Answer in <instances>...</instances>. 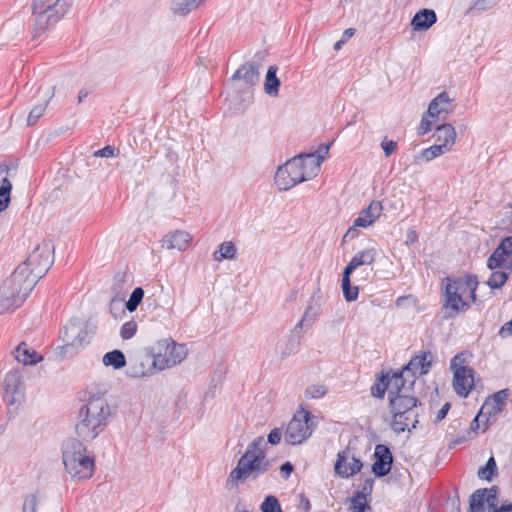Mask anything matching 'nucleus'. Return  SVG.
<instances>
[{"label":"nucleus","mask_w":512,"mask_h":512,"mask_svg":"<svg viewBox=\"0 0 512 512\" xmlns=\"http://www.w3.org/2000/svg\"><path fill=\"white\" fill-rule=\"evenodd\" d=\"M103 364L114 369H121L126 365V357L121 350L115 349L103 356Z\"/></svg>","instance_id":"f704fd0d"},{"label":"nucleus","mask_w":512,"mask_h":512,"mask_svg":"<svg viewBox=\"0 0 512 512\" xmlns=\"http://www.w3.org/2000/svg\"><path fill=\"white\" fill-rule=\"evenodd\" d=\"M500 0H473L471 5L467 8L466 14H471L474 11L482 12L491 9L498 4Z\"/></svg>","instance_id":"a18cd8bd"},{"label":"nucleus","mask_w":512,"mask_h":512,"mask_svg":"<svg viewBox=\"0 0 512 512\" xmlns=\"http://www.w3.org/2000/svg\"><path fill=\"white\" fill-rule=\"evenodd\" d=\"M280 473L284 479H288L294 471V466L291 462L286 461L280 466Z\"/></svg>","instance_id":"0e129e2a"},{"label":"nucleus","mask_w":512,"mask_h":512,"mask_svg":"<svg viewBox=\"0 0 512 512\" xmlns=\"http://www.w3.org/2000/svg\"><path fill=\"white\" fill-rule=\"evenodd\" d=\"M490 512H512V503L503 502L499 507H494V510H489Z\"/></svg>","instance_id":"774afa93"},{"label":"nucleus","mask_w":512,"mask_h":512,"mask_svg":"<svg viewBox=\"0 0 512 512\" xmlns=\"http://www.w3.org/2000/svg\"><path fill=\"white\" fill-rule=\"evenodd\" d=\"M508 274L504 271H493L487 281V285L491 289L501 288L507 281Z\"/></svg>","instance_id":"de8ad7c7"},{"label":"nucleus","mask_w":512,"mask_h":512,"mask_svg":"<svg viewBox=\"0 0 512 512\" xmlns=\"http://www.w3.org/2000/svg\"><path fill=\"white\" fill-rule=\"evenodd\" d=\"M498 251L505 257L512 256V235L503 238L497 246Z\"/></svg>","instance_id":"5fc2aeb1"},{"label":"nucleus","mask_w":512,"mask_h":512,"mask_svg":"<svg viewBox=\"0 0 512 512\" xmlns=\"http://www.w3.org/2000/svg\"><path fill=\"white\" fill-rule=\"evenodd\" d=\"M389 374V397H396L410 394L415 384V378H411L410 374L404 371V368L398 370H390Z\"/></svg>","instance_id":"ddd939ff"},{"label":"nucleus","mask_w":512,"mask_h":512,"mask_svg":"<svg viewBox=\"0 0 512 512\" xmlns=\"http://www.w3.org/2000/svg\"><path fill=\"white\" fill-rule=\"evenodd\" d=\"M443 308L449 309L444 318H452L460 312L466 311L470 305L463 300V297L451 289V286H445Z\"/></svg>","instance_id":"aec40b11"},{"label":"nucleus","mask_w":512,"mask_h":512,"mask_svg":"<svg viewBox=\"0 0 512 512\" xmlns=\"http://www.w3.org/2000/svg\"><path fill=\"white\" fill-rule=\"evenodd\" d=\"M143 297H144V290H143V288L142 287H136L132 291L128 301L125 302V308L129 312L136 311V309L138 308V306L142 302Z\"/></svg>","instance_id":"c03bdc74"},{"label":"nucleus","mask_w":512,"mask_h":512,"mask_svg":"<svg viewBox=\"0 0 512 512\" xmlns=\"http://www.w3.org/2000/svg\"><path fill=\"white\" fill-rule=\"evenodd\" d=\"M262 56L255 54L254 59L241 65L232 75L231 80H242L248 86H254L260 78L259 69L261 68Z\"/></svg>","instance_id":"2eb2a0df"},{"label":"nucleus","mask_w":512,"mask_h":512,"mask_svg":"<svg viewBox=\"0 0 512 512\" xmlns=\"http://www.w3.org/2000/svg\"><path fill=\"white\" fill-rule=\"evenodd\" d=\"M453 99H451L447 92H441L429 104L427 114L429 117H440L442 113H449L452 108Z\"/></svg>","instance_id":"a878e982"},{"label":"nucleus","mask_w":512,"mask_h":512,"mask_svg":"<svg viewBox=\"0 0 512 512\" xmlns=\"http://www.w3.org/2000/svg\"><path fill=\"white\" fill-rule=\"evenodd\" d=\"M487 488H481L475 490L469 499V510L468 512H485V494Z\"/></svg>","instance_id":"4c0bfd02"},{"label":"nucleus","mask_w":512,"mask_h":512,"mask_svg":"<svg viewBox=\"0 0 512 512\" xmlns=\"http://www.w3.org/2000/svg\"><path fill=\"white\" fill-rule=\"evenodd\" d=\"M357 269L355 266V263H353L351 260L347 264V266L344 268L342 272V283L341 288L343 291V296L347 302H352L357 300L358 294H359V288L358 286H352L351 284V274Z\"/></svg>","instance_id":"393cba45"},{"label":"nucleus","mask_w":512,"mask_h":512,"mask_svg":"<svg viewBox=\"0 0 512 512\" xmlns=\"http://www.w3.org/2000/svg\"><path fill=\"white\" fill-rule=\"evenodd\" d=\"M477 474L480 479L487 481H491L497 475V464L493 456L488 459L485 466L479 468Z\"/></svg>","instance_id":"79ce46f5"},{"label":"nucleus","mask_w":512,"mask_h":512,"mask_svg":"<svg viewBox=\"0 0 512 512\" xmlns=\"http://www.w3.org/2000/svg\"><path fill=\"white\" fill-rule=\"evenodd\" d=\"M137 332V323L134 320L125 322L120 330V336L124 340L131 339Z\"/></svg>","instance_id":"3c124183"},{"label":"nucleus","mask_w":512,"mask_h":512,"mask_svg":"<svg viewBox=\"0 0 512 512\" xmlns=\"http://www.w3.org/2000/svg\"><path fill=\"white\" fill-rule=\"evenodd\" d=\"M437 22V15L433 9L423 8L415 13L411 20L414 31H426Z\"/></svg>","instance_id":"b1692460"},{"label":"nucleus","mask_w":512,"mask_h":512,"mask_svg":"<svg viewBox=\"0 0 512 512\" xmlns=\"http://www.w3.org/2000/svg\"><path fill=\"white\" fill-rule=\"evenodd\" d=\"M73 0H34L32 13L35 16L34 38L40 37L62 19Z\"/></svg>","instance_id":"39448f33"},{"label":"nucleus","mask_w":512,"mask_h":512,"mask_svg":"<svg viewBox=\"0 0 512 512\" xmlns=\"http://www.w3.org/2000/svg\"><path fill=\"white\" fill-rule=\"evenodd\" d=\"M13 353L15 359L24 365H35L43 359L35 350L29 349L25 342H21Z\"/></svg>","instance_id":"cd10ccee"},{"label":"nucleus","mask_w":512,"mask_h":512,"mask_svg":"<svg viewBox=\"0 0 512 512\" xmlns=\"http://www.w3.org/2000/svg\"><path fill=\"white\" fill-rule=\"evenodd\" d=\"M54 89H55L54 86L49 87V89L45 93V96H46L45 100L42 103L37 104L32 108V110L30 111L28 118H27L28 126L35 125L37 123V121L41 118V116L45 112V109H46V106H47L49 100L54 95Z\"/></svg>","instance_id":"7c9ffc66"},{"label":"nucleus","mask_w":512,"mask_h":512,"mask_svg":"<svg viewBox=\"0 0 512 512\" xmlns=\"http://www.w3.org/2000/svg\"><path fill=\"white\" fill-rule=\"evenodd\" d=\"M117 155H118V150H116L111 145H106L102 149H99V150L95 151L94 154H93L94 157H107V158L108 157H115Z\"/></svg>","instance_id":"6e6d98bb"},{"label":"nucleus","mask_w":512,"mask_h":512,"mask_svg":"<svg viewBox=\"0 0 512 512\" xmlns=\"http://www.w3.org/2000/svg\"><path fill=\"white\" fill-rule=\"evenodd\" d=\"M53 245L44 241L39 244L20 265L26 266V273L36 278V282L41 279L53 264Z\"/></svg>","instance_id":"1a4fd4ad"},{"label":"nucleus","mask_w":512,"mask_h":512,"mask_svg":"<svg viewBox=\"0 0 512 512\" xmlns=\"http://www.w3.org/2000/svg\"><path fill=\"white\" fill-rule=\"evenodd\" d=\"M281 439H282V430L280 428H274L268 434L267 441L271 445H277L280 443Z\"/></svg>","instance_id":"bf43d9fd"},{"label":"nucleus","mask_w":512,"mask_h":512,"mask_svg":"<svg viewBox=\"0 0 512 512\" xmlns=\"http://www.w3.org/2000/svg\"><path fill=\"white\" fill-rule=\"evenodd\" d=\"M498 494H499V488L498 486H492L491 488L487 489V492L485 494V501L488 504V507L491 510H494V507H497L498 505Z\"/></svg>","instance_id":"864d4df0"},{"label":"nucleus","mask_w":512,"mask_h":512,"mask_svg":"<svg viewBox=\"0 0 512 512\" xmlns=\"http://www.w3.org/2000/svg\"><path fill=\"white\" fill-rule=\"evenodd\" d=\"M389 374L381 371L377 375L375 383L371 386V395L378 399H383L386 391L389 393Z\"/></svg>","instance_id":"2f4dec72"},{"label":"nucleus","mask_w":512,"mask_h":512,"mask_svg":"<svg viewBox=\"0 0 512 512\" xmlns=\"http://www.w3.org/2000/svg\"><path fill=\"white\" fill-rule=\"evenodd\" d=\"M381 148L383 149L385 156L389 157L397 149V142L394 140H387L386 138L381 142Z\"/></svg>","instance_id":"4d7b16f0"},{"label":"nucleus","mask_w":512,"mask_h":512,"mask_svg":"<svg viewBox=\"0 0 512 512\" xmlns=\"http://www.w3.org/2000/svg\"><path fill=\"white\" fill-rule=\"evenodd\" d=\"M261 512H283L279 500L274 495H268L260 505Z\"/></svg>","instance_id":"49530a36"},{"label":"nucleus","mask_w":512,"mask_h":512,"mask_svg":"<svg viewBox=\"0 0 512 512\" xmlns=\"http://www.w3.org/2000/svg\"><path fill=\"white\" fill-rule=\"evenodd\" d=\"M469 352L457 353L450 362L453 370V388L460 397H467L474 387V370L468 367Z\"/></svg>","instance_id":"0eeeda50"},{"label":"nucleus","mask_w":512,"mask_h":512,"mask_svg":"<svg viewBox=\"0 0 512 512\" xmlns=\"http://www.w3.org/2000/svg\"><path fill=\"white\" fill-rule=\"evenodd\" d=\"M265 440L263 436L256 437L248 446L237 462V466L229 474L228 481L233 483L257 480L271 467L266 458Z\"/></svg>","instance_id":"f03ea898"},{"label":"nucleus","mask_w":512,"mask_h":512,"mask_svg":"<svg viewBox=\"0 0 512 512\" xmlns=\"http://www.w3.org/2000/svg\"><path fill=\"white\" fill-rule=\"evenodd\" d=\"M302 157H293L284 165L279 166L275 174V184L279 190H289L298 183L307 180L306 171H303Z\"/></svg>","instance_id":"9d476101"},{"label":"nucleus","mask_w":512,"mask_h":512,"mask_svg":"<svg viewBox=\"0 0 512 512\" xmlns=\"http://www.w3.org/2000/svg\"><path fill=\"white\" fill-rule=\"evenodd\" d=\"M451 408V404L449 402H446L437 412L435 417V422L438 423L442 421L448 414V411Z\"/></svg>","instance_id":"338daca9"},{"label":"nucleus","mask_w":512,"mask_h":512,"mask_svg":"<svg viewBox=\"0 0 512 512\" xmlns=\"http://www.w3.org/2000/svg\"><path fill=\"white\" fill-rule=\"evenodd\" d=\"M12 184L7 175L3 176L0 182V212L4 211L10 203Z\"/></svg>","instance_id":"ea45409f"},{"label":"nucleus","mask_w":512,"mask_h":512,"mask_svg":"<svg viewBox=\"0 0 512 512\" xmlns=\"http://www.w3.org/2000/svg\"><path fill=\"white\" fill-rule=\"evenodd\" d=\"M433 358V354L430 350H421L403 366L404 371L408 372L410 377L415 379L417 375H426L432 367Z\"/></svg>","instance_id":"dca6fc26"},{"label":"nucleus","mask_w":512,"mask_h":512,"mask_svg":"<svg viewBox=\"0 0 512 512\" xmlns=\"http://www.w3.org/2000/svg\"><path fill=\"white\" fill-rule=\"evenodd\" d=\"M316 316H317V310L314 309L312 305H309L306 308L302 318H303V321H306V326H311L314 323Z\"/></svg>","instance_id":"13d9d810"},{"label":"nucleus","mask_w":512,"mask_h":512,"mask_svg":"<svg viewBox=\"0 0 512 512\" xmlns=\"http://www.w3.org/2000/svg\"><path fill=\"white\" fill-rule=\"evenodd\" d=\"M121 302L122 300L117 299L116 297L112 298L110 301L109 311L115 318H117L116 311H120L123 314L125 313L124 309L122 308Z\"/></svg>","instance_id":"680f3d73"},{"label":"nucleus","mask_w":512,"mask_h":512,"mask_svg":"<svg viewBox=\"0 0 512 512\" xmlns=\"http://www.w3.org/2000/svg\"><path fill=\"white\" fill-rule=\"evenodd\" d=\"M201 2L202 0H173V9L175 13L187 15L197 8Z\"/></svg>","instance_id":"a19ab883"},{"label":"nucleus","mask_w":512,"mask_h":512,"mask_svg":"<svg viewBox=\"0 0 512 512\" xmlns=\"http://www.w3.org/2000/svg\"><path fill=\"white\" fill-rule=\"evenodd\" d=\"M22 375L19 370L12 369L10 370L3 381V400L8 406L15 405L20 402L23 393H22Z\"/></svg>","instance_id":"f8f14e48"},{"label":"nucleus","mask_w":512,"mask_h":512,"mask_svg":"<svg viewBox=\"0 0 512 512\" xmlns=\"http://www.w3.org/2000/svg\"><path fill=\"white\" fill-rule=\"evenodd\" d=\"M351 510L352 512H368L371 510L364 492H357L351 498Z\"/></svg>","instance_id":"37998d69"},{"label":"nucleus","mask_w":512,"mask_h":512,"mask_svg":"<svg viewBox=\"0 0 512 512\" xmlns=\"http://www.w3.org/2000/svg\"><path fill=\"white\" fill-rule=\"evenodd\" d=\"M190 241L191 236L186 231L176 230L173 233L166 234L162 238L161 243L163 248L184 251Z\"/></svg>","instance_id":"5701e85b"},{"label":"nucleus","mask_w":512,"mask_h":512,"mask_svg":"<svg viewBox=\"0 0 512 512\" xmlns=\"http://www.w3.org/2000/svg\"><path fill=\"white\" fill-rule=\"evenodd\" d=\"M278 67L271 65L266 73L264 81V91L269 96H277L279 93L280 80L277 77Z\"/></svg>","instance_id":"c756f323"},{"label":"nucleus","mask_w":512,"mask_h":512,"mask_svg":"<svg viewBox=\"0 0 512 512\" xmlns=\"http://www.w3.org/2000/svg\"><path fill=\"white\" fill-rule=\"evenodd\" d=\"M509 394H510V391L507 388L494 393L491 397V400L487 401L483 405L482 410H484L488 406H491L492 411H490L489 414H491L492 412L494 414L501 412L505 406V402H506Z\"/></svg>","instance_id":"473e14b6"},{"label":"nucleus","mask_w":512,"mask_h":512,"mask_svg":"<svg viewBox=\"0 0 512 512\" xmlns=\"http://www.w3.org/2000/svg\"><path fill=\"white\" fill-rule=\"evenodd\" d=\"M421 402L412 394L389 397L390 428L396 434L411 432L419 423L418 406Z\"/></svg>","instance_id":"7ed1b4c3"},{"label":"nucleus","mask_w":512,"mask_h":512,"mask_svg":"<svg viewBox=\"0 0 512 512\" xmlns=\"http://www.w3.org/2000/svg\"><path fill=\"white\" fill-rule=\"evenodd\" d=\"M15 279L7 278L0 287V313H6L20 307L26 300L27 296L18 293L13 289Z\"/></svg>","instance_id":"4468645a"},{"label":"nucleus","mask_w":512,"mask_h":512,"mask_svg":"<svg viewBox=\"0 0 512 512\" xmlns=\"http://www.w3.org/2000/svg\"><path fill=\"white\" fill-rule=\"evenodd\" d=\"M449 150L446 149L445 144H434L426 149H423L421 153L417 156H415V162L418 163L420 161L424 162H430L433 159L443 155L444 153L448 152Z\"/></svg>","instance_id":"72a5a7b5"},{"label":"nucleus","mask_w":512,"mask_h":512,"mask_svg":"<svg viewBox=\"0 0 512 512\" xmlns=\"http://www.w3.org/2000/svg\"><path fill=\"white\" fill-rule=\"evenodd\" d=\"M236 247L233 242L226 241L220 244L219 250L215 251L213 258L215 261H222L223 259L232 260L236 257Z\"/></svg>","instance_id":"58836bf2"},{"label":"nucleus","mask_w":512,"mask_h":512,"mask_svg":"<svg viewBox=\"0 0 512 512\" xmlns=\"http://www.w3.org/2000/svg\"><path fill=\"white\" fill-rule=\"evenodd\" d=\"M359 226H355V221L353 222V225L347 230V232L344 234L342 238V243H345L347 241H350L359 235V230L357 229Z\"/></svg>","instance_id":"e2e57ef3"},{"label":"nucleus","mask_w":512,"mask_h":512,"mask_svg":"<svg viewBox=\"0 0 512 512\" xmlns=\"http://www.w3.org/2000/svg\"><path fill=\"white\" fill-rule=\"evenodd\" d=\"M505 258L506 257L502 255V253L498 251V249L496 248L488 257L487 267L491 270L501 267L504 263Z\"/></svg>","instance_id":"8fccbe9b"},{"label":"nucleus","mask_w":512,"mask_h":512,"mask_svg":"<svg viewBox=\"0 0 512 512\" xmlns=\"http://www.w3.org/2000/svg\"><path fill=\"white\" fill-rule=\"evenodd\" d=\"M85 441L68 438L62 446V459L66 471L79 479L92 477L95 468L94 457L87 455Z\"/></svg>","instance_id":"20e7f679"},{"label":"nucleus","mask_w":512,"mask_h":512,"mask_svg":"<svg viewBox=\"0 0 512 512\" xmlns=\"http://www.w3.org/2000/svg\"><path fill=\"white\" fill-rule=\"evenodd\" d=\"M377 257V250L375 248H368L357 252L351 259L357 268L364 265H371Z\"/></svg>","instance_id":"c9c22d12"},{"label":"nucleus","mask_w":512,"mask_h":512,"mask_svg":"<svg viewBox=\"0 0 512 512\" xmlns=\"http://www.w3.org/2000/svg\"><path fill=\"white\" fill-rule=\"evenodd\" d=\"M153 356V366L158 370H164L179 364L187 355V349L183 344H177L171 339H163L157 342Z\"/></svg>","instance_id":"6e6552de"},{"label":"nucleus","mask_w":512,"mask_h":512,"mask_svg":"<svg viewBox=\"0 0 512 512\" xmlns=\"http://www.w3.org/2000/svg\"><path fill=\"white\" fill-rule=\"evenodd\" d=\"M350 451L344 450L338 453L337 460L335 462V472L342 478H348L360 472L363 464L359 458L352 457V462L348 465L346 461L349 457Z\"/></svg>","instance_id":"6ab92c4d"},{"label":"nucleus","mask_w":512,"mask_h":512,"mask_svg":"<svg viewBox=\"0 0 512 512\" xmlns=\"http://www.w3.org/2000/svg\"><path fill=\"white\" fill-rule=\"evenodd\" d=\"M375 461L372 464V472L378 478L388 475L393 464V455L388 446L377 444L374 452Z\"/></svg>","instance_id":"a211bd4d"},{"label":"nucleus","mask_w":512,"mask_h":512,"mask_svg":"<svg viewBox=\"0 0 512 512\" xmlns=\"http://www.w3.org/2000/svg\"><path fill=\"white\" fill-rule=\"evenodd\" d=\"M39 505V499L36 494L27 495L24 498L22 512H36Z\"/></svg>","instance_id":"603ef678"},{"label":"nucleus","mask_w":512,"mask_h":512,"mask_svg":"<svg viewBox=\"0 0 512 512\" xmlns=\"http://www.w3.org/2000/svg\"><path fill=\"white\" fill-rule=\"evenodd\" d=\"M296 157H302L303 171H306L307 180L315 176L320 169V165L324 160L323 155H316V153H301Z\"/></svg>","instance_id":"c85d7f7f"},{"label":"nucleus","mask_w":512,"mask_h":512,"mask_svg":"<svg viewBox=\"0 0 512 512\" xmlns=\"http://www.w3.org/2000/svg\"><path fill=\"white\" fill-rule=\"evenodd\" d=\"M444 281L445 286H451V289L462 297L469 292L471 301H476V290L479 284L476 275L466 274L463 277H446Z\"/></svg>","instance_id":"f3484780"},{"label":"nucleus","mask_w":512,"mask_h":512,"mask_svg":"<svg viewBox=\"0 0 512 512\" xmlns=\"http://www.w3.org/2000/svg\"><path fill=\"white\" fill-rule=\"evenodd\" d=\"M382 209L383 207L380 201H371V203L364 208L355 219V226H361L362 228L370 226L380 217Z\"/></svg>","instance_id":"4be33fe9"},{"label":"nucleus","mask_w":512,"mask_h":512,"mask_svg":"<svg viewBox=\"0 0 512 512\" xmlns=\"http://www.w3.org/2000/svg\"><path fill=\"white\" fill-rule=\"evenodd\" d=\"M87 325L80 319H71L60 331L62 345L58 347L63 357H72L88 343Z\"/></svg>","instance_id":"423d86ee"},{"label":"nucleus","mask_w":512,"mask_h":512,"mask_svg":"<svg viewBox=\"0 0 512 512\" xmlns=\"http://www.w3.org/2000/svg\"><path fill=\"white\" fill-rule=\"evenodd\" d=\"M9 278L15 279L16 283H14L13 289L18 290V293H21V296L25 295L28 297L37 284L36 278L31 277L26 273V266L24 265H19Z\"/></svg>","instance_id":"412c9836"},{"label":"nucleus","mask_w":512,"mask_h":512,"mask_svg":"<svg viewBox=\"0 0 512 512\" xmlns=\"http://www.w3.org/2000/svg\"><path fill=\"white\" fill-rule=\"evenodd\" d=\"M327 387L324 385H310L305 390V397L309 399H320L327 393Z\"/></svg>","instance_id":"09e8293b"},{"label":"nucleus","mask_w":512,"mask_h":512,"mask_svg":"<svg viewBox=\"0 0 512 512\" xmlns=\"http://www.w3.org/2000/svg\"><path fill=\"white\" fill-rule=\"evenodd\" d=\"M300 339V335L291 333L285 342L278 344L282 359L287 358L296 351L300 345Z\"/></svg>","instance_id":"e433bc0d"},{"label":"nucleus","mask_w":512,"mask_h":512,"mask_svg":"<svg viewBox=\"0 0 512 512\" xmlns=\"http://www.w3.org/2000/svg\"><path fill=\"white\" fill-rule=\"evenodd\" d=\"M431 121L423 115L419 126L417 127V134L423 136L431 130Z\"/></svg>","instance_id":"052dcab7"},{"label":"nucleus","mask_w":512,"mask_h":512,"mask_svg":"<svg viewBox=\"0 0 512 512\" xmlns=\"http://www.w3.org/2000/svg\"><path fill=\"white\" fill-rule=\"evenodd\" d=\"M433 136L438 144H445L450 151L455 143L456 131L452 124L444 123L436 127Z\"/></svg>","instance_id":"bb28decb"},{"label":"nucleus","mask_w":512,"mask_h":512,"mask_svg":"<svg viewBox=\"0 0 512 512\" xmlns=\"http://www.w3.org/2000/svg\"><path fill=\"white\" fill-rule=\"evenodd\" d=\"M311 419L309 411H298L287 425L285 441L290 445H299L307 440L314 430Z\"/></svg>","instance_id":"9b49d317"},{"label":"nucleus","mask_w":512,"mask_h":512,"mask_svg":"<svg viewBox=\"0 0 512 512\" xmlns=\"http://www.w3.org/2000/svg\"><path fill=\"white\" fill-rule=\"evenodd\" d=\"M113 416V410L106 398L99 394L91 395L82 404L75 425L77 438L91 442L96 439L108 426Z\"/></svg>","instance_id":"f257e3e1"},{"label":"nucleus","mask_w":512,"mask_h":512,"mask_svg":"<svg viewBox=\"0 0 512 512\" xmlns=\"http://www.w3.org/2000/svg\"><path fill=\"white\" fill-rule=\"evenodd\" d=\"M498 335L501 338H506L512 335V319L501 326V328L498 331Z\"/></svg>","instance_id":"69168bd1"}]
</instances>
